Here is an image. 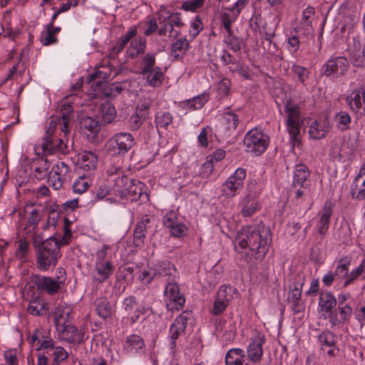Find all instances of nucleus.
Segmentation results:
<instances>
[{"label":"nucleus","mask_w":365,"mask_h":365,"mask_svg":"<svg viewBox=\"0 0 365 365\" xmlns=\"http://www.w3.org/2000/svg\"><path fill=\"white\" fill-rule=\"evenodd\" d=\"M73 109L69 104H63L61 109V116L51 117L42 143V149L46 154L54 153H66L67 144L63 138L70 132L71 118Z\"/></svg>","instance_id":"nucleus-1"},{"label":"nucleus","mask_w":365,"mask_h":365,"mask_svg":"<svg viewBox=\"0 0 365 365\" xmlns=\"http://www.w3.org/2000/svg\"><path fill=\"white\" fill-rule=\"evenodd\" d=\"M271 241L269 229L262 225L245 226L237 232L234 242L237 252L249 248L255 258L262 259L269 249Z\"/></svg>","instance_id":"nucleus-2"},{"label":"nucleus","mask_w":365,"mask_h":365,"mask_svg":"<svg viewBox=\"0 0 365 365\" xmlns=\"http://www.w3.org/2000/svg\"><path fill=\"white\" fill-rule=\"evenodd\" d=\"M61 257L60 245L56 237H49L43 247L36 250V266L41 271H47L56 267Z\"/></svg>","instance_id":"nucleus-3"},{"label":"nucleus","mask_w":365,"mask_h":365,"mask_svg":"<svg viewBox=\"0 0 365 365\" xmlns=\"http://www.w3.org/2000/svg\"><path fill=\"white\" fill-rule=\"evenodd\" d=\"M158 21L160 27L158 29L160 36H167L175 38L180 34L178 30L184 24L178 14H170L166 10H161L158 14Z\"/></svg>","instance_id":"nucleus-4"},{"label":"nucleus","mask_w":365,"mask_h":365,"mask_svg":"<svg viewBox=\"0 0 365 365\" xmlns=\"http://www.w3.org/2000/svg\"><path fill=\"white\" fill-rule=\"evenodd\" d=\"M269 142L268 135L258 129L250 130L244 138L245 150L256 156L261 155L266 150Z\"/></svg>","instance_id":"nucleus-5"},{"label":"nucleus","mask_w":365,"mask_h":365,"mask_svg":"<svg viewBox=\"0 0 365 365\" xmlns=\"http://www.w3.org/2000/svg\"><path fill=\"white\" fill-rule=\"evenodd\" d=\"M259 194L260 189L255 182L248 185L246 194L240 202V213L242 217H251L260 209V203L258 200Z\"/></svg>","instance_id":"nucleus-6"},{"label":"nucleus","mask_w":365,"mask_h":365,"mask_svg":"<svg viewBox=\"0 0 365 365\" xmlns=\"http://www.w3.org/2000/svg\"><path fill=\"white\" fill-rule=\"evenodd\" d=\"M135 145L133 136L128 133H120L113 136L106 143L107 150L112 155H123Z\"/></svg>","instance_id":"nucleus-7"},{"label":"nucleus","mask_w":365,"mask_h":365,"mask_svg":"<svg viewBox=\"0 0 365 365\" xmlns=\"http://www.w3.org/2000/svg\"><path fill=\"white\" fill-rule=\"evenodd\" d=\"M246 178V171L243 168H237L222 185V195L230 198L238 195L242 190Z\"/></svg>","instance_id":"nucleus-8"},{"label":"nucleus","mask_w":365,"mask_h":365,"mask_svg":"<svg viewBox=\"0 0 365 365\" xmlns=\"http://www.w3.org/2000/svg\"><path fill=\"white\" fill-rule=\"evenodd\" d=\"M165 302L167 309L172 312L178 311L183 307L185 299L180 292V288L176 283L167 284L165 289Z\"/></svg>","instance_id":"nucleus-9"},{"label":"nucleus","mask_w":365,"mask_h":365,"mask_svg":"<svg viewBox=\"0 0 365 365\" xmlns=\"http://www.w3.org/2000/svg\"><path fill=\"white\" fill-rule=\"evenodd\" d=\"M285 111L287 113V125L289 135L294 140L298 141V135L300 132L298 107L292 102L287 101Z\"/></svg>","instance_id":"nucleus-10"},{"label":"nucleus","mask_w":365,"mask_h":365,"mask_svg":"<svg viewBox=\"0 0 365 365\" xmlns=\"http://www.w3.org/2000/svg\"><path fill=\"white\" fill-rule=\"evenodd\" d=\"M265 342L264 334L257 333L251 339L247 348V359L252 363L258 364L262 361L264 351L263 345Z\"/></svg>","instance_id":"nucleus-11"},{"label":"nucleus","mask_w":365,"mask_h":365,"mask_svg":"<svg viewBox=\"0 0 365 365\" xmlns=\"http://www.w3.org/2000/svg\"><path fill=\"white\" fill-rule=\"evenodd\" d=\"M191 313L188 311L181 313L171 324L170 328V348L173 349L176 346V339L184 333L187 326V320L190 319Z\"/></svg>","instance_id":"nucleus-12"},{"label":"nucleus","mask_w":365,"mask_h":365,"mask_svg":"<svg viewBox=\"0 0 365 365\" xmlns=\"http://www.w3.org/2000/svg\"><path fill=\"white\" fill-rule=\"evenodd\" d=\"M349 58L351 63L359 68L365 66V38L353 39L349 46Z\"/></svg>","instance_id":"nucleus-13"},{"label":"nucleus","mask_w":365,"mask_h":365,"mask_svg":"<svg viewBox=\"0 0 365 365\" xmlns=\"http://www.w3.org/2000/svg\"><path fill=\"white\" fill-rule=\"evenodd\" d=\"M235 322L232 319L220 318L216 322L215 331L225 341H232L235 336Z\"/></svg>","instance_id":"nucleus-14"},{"label":"nucleus","mask_w":365,"mask_h":365,"mask_svg":"<svg viewBox=\"0 0 365 365\" xmlns=\"http://www.w3.org/2000/svg\"><path fill=\"white\" fill-rule=\"evenodd\" d=\"M348 60L344 56H338L330 59L325 65L324 73L326 76L334 75L339 77L344 75L349 68Z\"/></svg>","instance_id":"nucleus-15"},{"label":"nucleus","mask_w":365,"mask_h":365,"mask_svg":"<svg viewBox=\"0 0 365 365\" xmlns=\"http://www.w3.org/2000/svg\"><path fill=\"white\" fill-rule=\"evenodd\" d=\"M97 155L91 151H84L80 154L78 163V173L93 175L98 165Z\"/></svg>","instance_id":"nucleus-16"},{"label":"nucleus","mask_w":365,"mask_h":365,"mask_svg":"<svg viewBox=\"0 0 365 365\" xmlns=\"http://www.w3.org/2000/svg\"><path fill=\"white\" fill-rule=\"evenodd\" d=\"M122 198L126 197L131 201L140 200L144 202L148 200V195L144 192V184L139 180H130L126 190H124Z\"/></svg>","instance_id":"nucleus-17"},{"label":"nucleus","mask_w":365,"mask_h":365,"mask_svg":"<svg viewBox=\"0 0 365 365\" xmlns=\"http://www.w3.org/2000/svg\"><path fill=\"white\" fill-rule=\"evenodd\" d=\"M349 263L340 262L334 271H330L326 273L322 277V282L327 287H330L335 281H342L348 278Z\"/></svg>","instance_id":"nucleus-18"},{"label":"nucleus","mask_w":365,"mask_h":365,"mask_svg":"<svg viewBox=\"0 0 365 365\" xmlns=\"http://www.w3.org/2000/svg\"><path fill=\"white\" fill-rule=\"evenodd\" d=\"M346 101L353 111L361 113L365 110V88H356L347 96Z\"/></svg>","instance_id":"nucleus-19"},{"label":"nucleus","mask_w":365,"mask_h":365,"mask_svg":"<svg viewBox=\"0 0 365 365\" xmlns=\"http://www.w3.org/2000/svg\"><path fill=\"white\" fill-rule=\"evenodd\" d=\"M331 124L327 118L312 120L309 124L308 133L311 138L319 140L325 138L329 132Z\"/></svg>","instance_id":"nucleus-20"},{"label":"nucleus","mask_w":365,"mask_h":365,"mask_svg":"<svg viewBox=\"0 0 365 365\" xmlns=\"http://www.w3.org/2000/svg\"><path fill=\"white\" fill-rule=\"evenodd\" d=\"M331 215L332 209L330 205L326 203L322 210L319 214V220L316 226V233L321 240L324 237L329 229Z\"/></svg>","instance_id":"nucleus-21"},{"label":"nucleus","mask_w":365,"mask_h":365,"mask_svg":"<svg viewBox=\"0 0 365 365\" xmlns=\"http://www.w3.org/2000/svg\"><path fill=\"white\" fill-rule=\"evenodd\" d=\"M352 314V309L348 304L339 306L338 309L329 314V321L332 326H340L347 322Z\"/></svg>","instance_id":"nucleus-22"},{"label":"nucleus","mask_w":365,"mask_h":365,"mask_svg":"<svg viewBox=\"0 0 365 365\" xmlns=\"http://www.w3.org/2000/svg\"><path fill=\"white\" fill-rule=\"evenodd\" d=\"M73 309L67 304H60L55 308L53 316L57 330H61V327L72 318Z\"/></svg>","instance_id":"nucleus-23"},{"label":"nucleus","mask_w":365,"mask_h":365,"mask_svg":"<svg viewBox=\"0 0 365 365\" xmlns=\"http://www.w3.org/2000/svg\"><path fill=\"white\" fill-rule=\"evenodd\" d=\"M336 305V299L329 292H322L319 297V312L327 318L331 314L332 309Z\"/></svg>","instance_id":"nucleus-24"},{"label":"nucleus","mask_w":365,"mask_h":365,"mask_svg":"<svg viewBox=\"0 0 365 365\" xmlns=\"http://www.w3.org/2000/svg\"><path fill=\"white\" fill-rule=\"evenodd\" d=\"M58 331L60 332V337L68 342L80 343L83 340V333L74 326L65 324Z\"/></svg>","instance_id":"nucleus-25"},{"label":"nucleus","mask_w":365,"mask_h":365,"mask_svg":"<svg viewBox=\"0 0 365 365\" xmlns=\"http://www.w3.org/2000/svg\"><path fill=\"white\" fill-rule=\"evenodd\" d=\"M113 270L114 267L111 261H106V262H95L94 279L98 282H103L110 278Z\"/></svg>","instance_id":"nucleus-26"},{"label":"nucleus","mask_w":365,"mask_h":365,"mask_svg":"<svg viewBox=\"0 0 365 365\" xmlns=\"http://www.w3.org/2000/svg\"><path fill=\"white\" fill-rule=\"evenodd\" d=\"M309 171L307 166L303 164H299L295 167L292 184L294 187L307 189L309 182Z\"/></svg>","instance_id":"nucleus-27"},{"label":"nucleus","mask_w":365,"mask_h":365,"mask_svg":"<svg viewBox=\"0 0 365 365\" xmlns=\"http://www.w3.org/2000/svg\"><path fill=\"white\" fill-rule=\"evenodd\" d=\"M123 308L127 312V314L130 316V319L133 323L139 319L140 314H145L150 310L149 307L143 308V309L136 307L135 301L133 297H129L125 299Z\"/></svg>","instance_id":"nucleus-28"},{"label":"nucleus","mask_w":365,"mask_h":365,"mask_svg":"<svg viewBox=\"0 0 365 365\" xmlns=\"http://www.w3.org/2000/svg\"><path fill=\"white\" fill-rule=\"evenodd\" d=\"M62 281H57L49 277H38L36 285L38 289L46 292L49 294L56 293L61 287Z\"/></svg>","instance_id":"nucleus-29"},{"label":"nucleus","mask_w":365,"mask_h":365,"mask_svg":"<svg viewBox=\"0 0 365 365\" xmlns=\"http://www.w3.org/2000/svg\"><path fill=\"white\" fill-rule=\"evenodd\" d=\"M319 341L322 349L328 348L327 354L329 356H334L338 351V349L335 348V336L330 331H323L319 335Z\"/></svg>","instance_id":"nucleus-30"},{"label":"nucleus","mask_w":365,"mask_h":365,"mask_svg":"<svg viewBox=\"0 0 365 365\" xmlns=\"http://www.w3.org/2000/svg\"><path fill=\"white\" fill-rule=\"evenodd\" d=\"M150 222V219L145 216L136 225L133 233V242L135 246L141 247L143 245L145 231Z\"/></svg>","instance_id":"nucleus-31"},{"label":"nucleus","mask_w":365,"mask_h":365,"mask_svg":"<svg viewBox=\"0 0 365 365\" xmlns=\"http://www.w3.org/2000/svg\"><path fill=\"white\" fill-rule=\"evenodd\" d=\"M315 11L313 7H307L302 14L301 20V26L303 27L306 36L312 35L314 32L312 26V21L314 19Z\"/></svg>","instance_id":"nucleus-32"},{"label":"nucleus","mask_w":365,"mask_h":365,"mask_svg":"<svg viewBox=\"0 0 365 365\" xmlns=\"http://www.w3.org/2000/svg\"><path fill=\"white\" fill-rule=\"evenodd\" d=\"M91 176L83 173L73 182V192L80 194L85 192L92 183Z\"/></svg>","instance_id":"nucleus-33"},{"label":"nucleus","mask_w":365,"mask_h":365,"mask_svg":"<svg viewBox=\"0 0 365 365\" xmlns=\"http://www.w3.org/2000/svg\"><path fill=\"white\" fill-rule=\"evenodd\" d=\"M245 352L241 349H232L225 356L226 365H243Z\"/></svg>","instance_id":"nucleus-34"},{"label":"nucleus","mask_w":365,"mask_h":365,"mask_svg":"<svg viewBox=\"0 0 365 365\" xmlns=\"http://www.w3.org/2000/svg\"><path fill=\"white\" fill-rule=\"evenodd\" d=\"M99 116L103 123H111L116 117V110L110 103H104L100 107Z\"/></svg>","instance_id":"nucleus-35"},{"label":"nucleus","mask_w":365,"mask_h":365,"mask_svg":"<svg viewBox=\"0 0 365 365\" xmlns=\"http://www.w3.org/2000/svg\"><path fill=\"white\" fill-rule=\"evenodd\" d=\"M145 76L147 83L153 87L159 86L164 77V73L160 68H155L154 70H150L143 73Z\"/></svg>","instance_id":"nucleus-36"},{"label":"nucleus","mask_w":365,"mask_h":365,"mask_svg":"<svg viewBox=\"0 0 365 365\" xmlns=\"http://www.w3.org/2000/svg\"><path fill=\"white\" fill-rule=\"evenodd\" d=\"M143 339L138 335H131L126 340L124 349L127 352H137L144 347Z\"/></svg>","instance_id":"nucleus-37"},{"label":"nucleus","mask_w":365,"mask_h":365,"mask_svg":"<svg viewBox=\"0 0 365 365\" xmlns=\"http://www.w3.org/2000/svg\"><path fill=\"white\" fill-rule=\"evenodd\" d=\"M188 48V41L185 38H179L172 45L171 55L175 58H179L185 53Z\"/></svg>","instance_id":"nucleus-38"},{"label":"nucleus","mask_w":365,"mask_h":365,"mask_svg":"<svg viewBox=\"0 0 365 365\" xmlns=\"http://www.w3.org/2000/svg\"><path fill=\"white\" fill-rule=\"evenodd\" d=\"M208 96L202 94L192 99L185 101L182 103V107L185 109L196 110L201 108L207 101Z\"/></svg>","instance_id":"nucleus-39"},{"label":"nucleus","mask_w":365,"mask_h":365,"mask_svg":"<svg viewBox=\"0 0 365 365\" xmlns=\"http://www.w3.org/2000/svg\"><path fill=\"white\" fill-rule=\"evenodd\" d=\"M353 197L359 200L365 198V178L357 175L353 183V187L351 190Z\"/></svg>","instance_id":"nucleus-40"},{"label":"nucleus","mask_w":365,"mask_h":365,"mask_svg":"<svg viewBox=\"0 0 365 365\" xmlns=\"http://www.w3.org/2000/svg\"><path fill=\"white\" fill-rule=\"evenodd\" d=\"M139 277L141 282L145 284H149L153 280L159 279V272L158 269H156V265L143 268L140 272Z\"/></svg>","instance_id":"nucleus-41"},{"label":"nucleus","mask_w":365,"mask_h":365,"mask_svg":"<svg viewBox=\"0 0 365 365\" xmlns=\"http://www.w3.org/2000/svg\"><path fill=\"white\" fill-rule=\"evenodd\" d=\"M336 126L340 130L344 131L349 128L351 118L346 111H340L334 116Z\"/></svg>","instance_id":"nucleus-42"},{"label":"nucleus","mask_w":365,"mask_h":365,"mask_svg":"<svg viewBox=\"0 0 365 365\" xmlns=\"http://www.w3.org/2000/svg\"><path fill=\"white\" fill-rule=\"evenodd\" d=\"M237 295L236 288L232 286H221L217 293V297L227 304L232 301L235 296Z\"/></svg>","instance_id":"nucleus-43"},{"label":"nucleus","mask_w":365,"mask_h":365,"mask_svg":"<svg viewBox=\"0 0 365 365\" xmlns=\"http://www.w3.org/2000/svg\"><path fill=\"white\" fill-rule=\"evenodd\" d=\"M360 276L365 279V259L355 269H352L349 273L348 278L344 282V287H347L356 280Z\"/></svg>","instance_id":"nucleus-44"},{"label":"nucleus","mask_w":365,"mask_h":365,"mask_svg":"<svg viewBox=\"0 0 365 365\" xmlns=\"http://www.w3.org/2000/svg\"><path fill=\"white\" fill-rule=\"evenodd\" d=\"M81 125L84 130L89 132L91 135H96L100 130V125L98 120L91 117L83 118L81 121Z\"/></svg>","instance_id":"nucleus-45"},{"label":"nucleus","mask_w":365,"mask_h":365,"mask_svg":"<svg viewBox=\"0 0 365 365\" xmlns=\"http://www.w3.org/2000/svg\"><path fill=\"white\" fill-rule=\"evenodd\" d=\"M40 220L41 216L38 211L36 209L32 210L29 213V216L24 227L25 232L29 234L34 231Z\"/></svg>","instance_id":"nucleus-46"},{"label":"nucleus","mask_w":365,"mask_h":365,"mask_svg":"<svg viewBox=\"0 0 365 365\" xmlns=\"http://www.w3.org/2000/svg\"><path fill=\"white\" fill-rule=\"evenodd\" d=\"M96 311L98 314L103 318L107 319L112 314V307L106 299H99L96 301Z\"/></svg>","instance_id":"nucleus-47"},{"label":"nucleus","mask_w":365,"mask_h":365,"mask_svg":"<svg viewBox=\"0 0 365 365\" xmlns=\"http://www.w3.org/2000/svg\"><path fill=\"white\" fill-rule=\"evenodd\" d=\"M145 41L142 38H135L130 43V47L127 50V53L130 57H135L143 52Z\"/></svg>","instance_id":"nucleus-48"},{"label":"nucleus","mask_w":365,"mask_h":365,"mask_svg":"<svg viewBox=\"0 0 365 365\" xmlns=\"http://www.w3.org/2000/svg\"><path fill=\"white\" fill-rule=\"evenodd\" d=\"M37 166L34 170L37 178H43L47 176L50 168V163L46 159L41 158L36 162Z\"/></svg>","instance_id":"nucleus-49"},{"label":"nucleus","mask_w":365,"mask_h":365,"mask_svg":"<svg viewBox=\"0 0 365 365\" xmlns=\"http://www.w3.org/2000/svg\"><path fill=\"white\" fill-rule=\"evenodd\" d=\"M53 173L63 179L70 178V168L64 162H58L53 167Z\"/></svg>","instance_id":"nucleus-50"},{"label":"nucleus","mask_w":365,"mask_h":365,"mask_svg":"<svg viewBox=\"0 0 365 365\" xmlns=\"http://www.w3.org/2000/svg\"><path fill=\"white\" fill-rule=\"evenodd\" d=\"M131 180H129L127 177L122 175L118 177L114 180V191L117 195H119L121 197L124 195V190H126V187L128 186Z\"/></svg>","instance_id":"nucleus-51"},{"label":"nucleus","mask_w":365,"mask_h":365,"mask_svg":"<svg viewBox=\"0 0 365 365\" xmlns=\"http://www.w3.org/2000/svg\"><path fill=\"white\" fill-rule=\"evenodd\" d=\"M156 269H158L159 278L171 276L175 272V269L169 262H161L158 263Z\"/></svg>","instance_id":"nucleus-52"},{"label":"nucleus","mask_w":365,"mask_h":365,"mask_svg":"<svg viewBox=\"0 0 365 365\" xmlns=\"http://www.w3.org/2000/svg\"><path fill=\"white\" fill-rule=\"evenodd\" d=\"M303 286V282L301 281H299L296 283L294 287L291 289L289 296H288V300L289 302H292L294 305H297L298 302L301 299L302 297V288Z\"/></svg>","instance_id":"nucleus-53"},{"label":"nucleus","mask_w":365,"mask_h":365,"mask_svg":"<svg viewBox=\"0 0 365 365\" xmlns=\"http://www.w3.org/2000/svg\"><path fill=\"white\" fill-rule=\"evenodd\" d=\"M237 13L235 14V9L230 10L229 12H225L222 16L223 26L226 31L230 35L232 33L231 24L235 21Z\"/></svg>","instance_id":"nucleus-54"},{"label":"nucleus","mask_w":365,"mask_h":365,"mask_svg":"<svg viewBox=\"0 0 365 365\" xmlns=\"http://www.w3.org/2000/svg\"><path fill=\"white\" fill-rule=\"evenodd\" d=\"M223 120L228 130H235L239 122L237 116L231 112H228L225 114Z\"/></svg>","instance_id":"nucleus-55"},{"label":"nucleus","mask_w":365,"mask_h":365,"mask_svg":"<svg viewBox=\"0 0 365 365\" xmlns=\"http://www.w3.org/2000/svg\"><path fill=\"white\" fill-rule=\"evenodd\" d=\"M147 117L143 113H136L132 115L128 120V126L132 130L138 129Z\"/></svg>","instance_id":"nucleus-56"},{"label":"nucleus","mask_w":365,"mask_h":365,"mask_svg":"<svg viewBox=\"0 0 365 365\" xmlns=\"http://www.w3.org/2000/svg\"><path fill=\"white\" fill-rule=\"evenodd\" d=\"M110 247L107 245H104L98 249L96 255L95 262H106V261H110V257L108 253V250Z\"/></svg>","instance_id":"nucleus-57"},{"label":"nucleus","mask_w":365,"mask_h":365,"mask_svg":"<svg viewBox=\"0 0 365 365\" xmlns=\"http://www.w3.org/2000/svg\"><path fill=\"white\" fill-rule=\"evenodd\" d=\"M155 58L154 54L148 53L145 56L142 63V73L150 70H154L155 68H159L158 66H155Z\"/></svg>","instance_id":"nucleus-58"},{"label":"nucleus","mask_w":365,"mask_h":365,"mask_svg":"<svg viewBox=\"0 0 365 365\" xmlns=\"http://www.w3.org/2000/svg\"><path fill=\"white\" fill-rule=\"evenodd\" d=\"M205 0H187L182 4V9L187 11H195L202 7Z\"/></svg>","instance_id":"nucleus-59"},{"label":"nucleus","mask_w":365,"mask_h":365,"mask_svg":"<svg viewBox=\"0 0 365 365\" xmlns=\"http://www.w3.org/2000/svg\"><path fill=\"white\" fill-rule=\"evenodd\" d=\"M52 354L56 365H58L60 363L66 361L68 356L67 351L61 346L55 347Z\"/></svg>","instance_id":"nucleus-60"},{"label":"nucleus","mask_w":365,"mask_h":365,"mask_svg":"<svg viewBox=\"0 0 365 365\" xmlns=\"http://www.w3.org/2000/svg\"><path fill=\"white\" fill-rule=\"evenodd\" d=\"M292 71L294 73V74L297 76L298 81L305 85L306 81L308 78L309 76V71L307 70V68L295 65L292 67Z\"/></svg>","instance_id":"nucleus-61"},{"label":"nucleus","mask_w":365,"mask_h":365,"mask_svg":"<svg viewBox=\"0 0 365 365\" xmlns=\"http://www.w3.org/2000/svg\"><path fill=\"white\" fill-rule=\"evenodd\" d=\"M170 229V234L175 237H181L185 236L187 234V227L186 226L181 223L178 222L173 225Z\"/></svg>","instance_id":"nucleus-62"},{"label":"nucleus","mask_w":365,"mask_h":365,"mask_svg":"<svg viewBox=\"0 0 365 365\" xmlns=\"http://www.w3.org/2000/svg\"><path fill=\"white\" fill-rule=\"evenodd\" d=\"M173 117L169 113H163L156 117L157 127L166 128L172 122Z\"/></svg>","instance_id":"nucleus-63"},{"label":"nucleus","mask_w":365,"mask_h":365,"mask_svg":"<svg viewBox=\"0 0 365 365\" xmlns=\"http://www.w3.org/2000/svg\"><path fill=\"white\" fill-rule=\"evenodd\" d=\"M230 81L227 78H222L217 86V90L219 95L222 96H227L230 88Z\"/></svg>","instance_id":"nucleus-64"}]
</instances>
